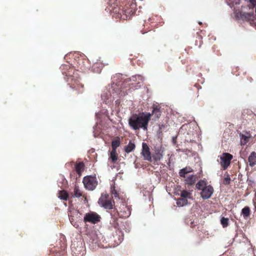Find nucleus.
<instances>
[{
  "instance_id": "f257e3e1",
  "label": "nucleus",
  "mask_w": 256,
  "mask_h": 256,
  "mask_svg": "<svg viewBox=\"0 0 256 256\" xmlns=\"http://www.w3.org/2000/svg\"><path fill=\"white\" fill-rule=\"evenodd\" d=\"M62 74L70 88L76 92V94H82L84 92V85L80 82L78 70L69 66H65L62 68Z\"/></svg>"
},
{
  "instance_id": "f03ea898",
  "label": "nucleus",
  "mask_w": 256,
  "mask_h": 256,
  "mask_svg": "<svg viewBox=\"0 0 256 256\" xmlns=\"http://www.w3.org/2000/svg\"><path fill=\"white\" fill-rule=\"evenodd\" d=\"M150 117V113L146 112L134 115L129 120V124L133 128H147Z\"/></svg>"
},
{
  "instance_id": "7ed1b4c3",
  "label": "nucleus",
  "mask_w": 256,
  "mask_h": 256,
  "mask_svg": "<svg viewBox=\"0 0 256 256\" xmlns=\"http://www.w3.org/2000/svg\"><path fill=\"white\" fill-rule=\"evenodd\" d=\"M107 4L112 8V9L109 8L110 11H113L114 12L118 13L119 18L121 20H126L128 18V11L127 8H124L122 6V8H117L115 6L118 5V0H108Z\"/></svg>"
},
{
  "instance_id": "20e7f679",
  "label": "nucleus",
  "mask_w": 256,
  "mask_h": 256,
  "mask_svg": "<svg viewBox=\"0 0 256 256\" xmlns=\"http://www.w3.org/2000/svg\"><path fill=\"white\" fill-rule=\"evenodd\" d=\"M98 203L102 207L108 210L112 209L114 204L112 198L106 192H103L101 194V196L98 199Z\"/></svg>"
},
{
  "instance_id": "39448f33",
  "label": "nucleus",
  "mask_w": 256,
  "mask_h": 256,
  "mask_svg": "<svg viewBox=\"0 0 256 256\" xmlns=\"http://www.w3.org/2000/svg\"><path fill=\"white\" fill-rule=\"evenodd\" d=\"M82 182L84 188L88 190H94L98 184V181L95 175L84 176Z\"/></svg>"
},
{
  "instance_id": "423d86ee",
  "label": "nucleus",
  "mask_w": 256,
  "mask_h": 256,
  "mask_svg": "<svg viewBox=\"0 0 256 256\" xmlns=\"http://www.w3.org/2000/svg\"><path fill=\"white\" fill-rule=\"evenodd\" d=\"M73 256H84L86 254V248L82 242H74L71 245Z\"/></svg>"
},
{
  "instance_id": "0eeeda50",
  "label": "nucleus",
  "mask_w": 256,
  "mask_h": 256,
  "mask_svg": "<svg viewBox=\"0 0 256 256\" xmlns=\"http://www.w3.org/2000/svg\"><path fill=\"white\" fill-rule=\"evenodd\" d=\"M219 158H220V166L224 170H226L230 166L233 156L229 153L224 152L219 156Z\"/></svg>"
},
{
  "instance_id": "6e6552de",
  "label": "nucleus",
  "mask_w": 256,
  "mask_h": 256,
  "mask_svg": "<svg viewBox=\"0 0 256 256\" xmlns=\"http://www.w3.org/2000/svg\"><path fill=\"white\" fill-rule=\"evenodd\" d=\"M100 217L96 212L86 213L84 218V222H89L92 224H96L100 221Z\"/></svg>"
},
{
  "instance_id": "1a4fd4ad",
  "label": "nucleus",
  "mask_w": 256,
  "mask_h": 256,
  "mask_svg": "<svg viewBox=\"0 0 256 256\" xmlns=\"http://www.w3.org/2000/svg\"><path fill=\"white\" fill-rule=\"evenodd\" d=\"M142 154L145 160L151 161L152 155L150 149L146 144L143 142L142 145Z\"/></svg>"
},
{
  "instance_id": "9d476101",
  "label": "nucleus",
  "mask_w": 256,
  "mask_h": 256,
  "mask_svg": "<svg viewBox=\"0 0 256 256\" xmlns=\"http://www.w3.org/2000/svg\"><path fill=\"white\" fill-rule=\"evenodd\" d=\"M213 192V188L211 186L209 185L203 188L200 193V195L203 199H208L210 198Z\"/></svg>"
},
{
  "instance_id": "9b49d317",
  "label": "nucleus",
  "mask_w": 256,
  "mask_h": 256,
  "mask_svg": "<svg viewBox=\"0 0 256 256\" xmlns=\"http://www.w3.org/2000/svg\"><path fill=\"white\" fill-rule=\"evenodd\" d=\"M240 136L242 145L246 144L252 137L251 134L246 131H244L242 133H240Z\"/></svg>"
},
{
  "instance_id": "f8f14e48",
  "label": "nucleus",
  "mask_w": 256,
  "mask_h": 256,
  "mask_svg": "<svg viewBox=\"0 0 256 256\" xmlns=\"http://www.w3.org/2000/svg\"><path fill=\"white\" fill-rule=\"evenodd\" d=\"M180 196L182 198L188 200V199H192V192L190 190H183L181 191Z\"/></svg>"
},
{
  "instance_id": "ddd939ff",
  "label": "nucleus",
  "mask_w": 256,
  "mask_h": 256,
  "mask_svg": "<svg viewBox=\"0 0 256 256\" xmlns=\"http://www.w3.org/2000/svg\"><path fill=\"white\" fill-rule=\"evenodd\" d=\"M248 162L250 166H253L256 164V153L252 152L248 156Z\"/></svg>"
},
{
  "instance_id": "4468645a",
  "label": "nucleus",
  "mask_w": 256,
  "mask_h": 256,
  "mask_svg": "<svg viewBox=\"0 0 256 256\" xmlns=\"http://www.w3.org/2000/svg\"><path fill=\"white\" fill-rule=\"evenodd\" d=\"M58 198L61 200H67L68 198V194L64 190H60L58 192Z\"/></svg>"
},
{
  "instance_id": "2eb2a0df",
  "label": "nucleus",
  "mask_w": 256,
  "mask_h": 256,
  "mask_svg": "<svg viewBox=\"0 0 256 256\" xmlns=\"http://www.w3.org/2000/svg\"><path fill=\"white\" fill-rule=\"evenodd\" d=\"M96 117L97 119V122L96 123V127L98 128H100V126H104V125L103 124L102 120H100L102 118V114L100 113H96Z\"/></svg>"
},
{
  "instance_id": "dca6fc26",
  "label": "nucleus",
  "mask_w": 256,
  "mask_h": 256,
  "mask_svg": "<svg viewBox=\"0 0 256 256\" xmlns=\"http://www.w3.org/2000/svg\"><path fill=\"white\" fill-rule=\"evenodd\" d=\"M82 196V192L80 190L78 186H75L72 196L74 198H80Z\"/></svg>"
},
{
  "instance_id": "f3484780",
  "label": "nucleus",
  "mask_w": 256,
  "mask_h": 256,
  "mask_svg": "<svg viewBox=\"0 0 256 256\" xmlns=\"http://www.w3.org/2000/svg\"><path fill=\"white\" fill-rule=\"evenodd\" d=\"M110 193L112 194V196L111 197L112 198L114 197L115 198H120V192L116 188L115 186H112L110 188Z\"/></svg>"
},
{
  "instance_id": "a211bd4d",
  "label": "nucleus",
  "mask_w": 256,
  "mask_h": 256,
  "mask_svg": "<svg viewBox=\"0 0 256 256\" xmlns=\"http://www.w3.org/2000/svg\"><path fill=\"white\" fill-rule=\"evenodd\" d=\"M186 183L190 185H192L194 183L196 180V176L194 175H190L186 176Z\"/></svg>"
},
{
  "instance_id": "6ab92c4d",
  "label": "nucleus",
  "mask_w": 256,
  "mask_h": 256,
  "mask_svg": "<svg viewBox=\"0 0 256 256\" xmlns=\"http://www.w3.org/2000/svg\"><path fill=\"white\" fill-rule=\"evenodd\" d=\"M176 204L178 206H184L188 204V200L184 198H180L176 200Z\"/></svg>"
},
{
  "instance_id": "aec40b11",
  "label": "nucleus",
  "mask_w": 256,
  "mask_h": 256,
  "mask_svg": "<svg viewBox=\"0 0 256 256\" xmlns=\"http://www.w3.org/2000/svg\"><path fill=\"white\" fill-rule=\"evenodd\" d=\"M192 169L190 168H186L183 169H182L179 174L180 176L182 177H186V174L188 173L192 172Z\"/></svg>"
},
{
  "instance_id": "412c9836",
  "label": "nucleus",
  "mask_w": 256,
  "mask_h": 256,
  "mask_svg": "<svg viewBox=\"0 0 256 256\" xmlns=\"http://www.w3.org/2000/svg\"><path fill=\"white\" fill-rule=\"evenodd\" d=\"M120 138L118 137L116 140H113L112 142V150H116L117 148L120 146Z\"/></svg>"
},
{
  "instance_id": "4be33fe9",
  "label": "nucleus",
  "mask_w": 256,
  "mask_h": 256,
  "mask_svg": "<svg viewBox=\"0 0 256 256\" xmlns=\"http://www.w3.org/2000/svg\"><path fill=\"white\" fill-rule=\"evenodd\" d=\"M110 158L112 162H115L118 160V154L116 150H112L110 153Z\"/></svg>"
},
{
  "instance_id": "5701e85b",
  "label": "nucleus",
  "mask_w": 256,
  "mask_h": 256,
  "mask_svg": "<svg viewBox=\"0 0 256 256\" xmlns=\"http://www.w3.org/2000/svg\"><path fill=\"white\" fill-rule=\"evenodd\" d=\"M150 114H151V116H154L155 118L158 119L160 116L161 112L160 111L159 108H155L153 109V110L152 111V114L150 113Z\"/></svg>"
},
{
  "instance_id": "b1692460",
  "label": "nucleus",
  "mask_w": 256,
  "mask_h": 256,
  "mask_svg": "<svg viewBox=\"0 0 256 256\" xmlns=\"http://www.w3.org/2000/svg\"><path fill=\"white\" fill-rule=\"evenodd\" d=\"M84 164L83 162H79L76 165V170L78 174H80L82 170L84 169Z\"/></svg>"
},
{
  "instance_id": "393cba45",
  "label": "nucleus",
  "mask_w": 256,
  "mask_h": 256,
  "mask_svg": "<svg viewBox=\"0 0 256 256\" xmlns=\"http://www.w3.org/2000/svg\"><path fill=\"white\" fill-rule=\"evenodd\" d=\"M206 186V183L204 180H200L196 184V188L198 190H202Z\"/></svg>"
},
{
  "instance_id": "a878e982",
  "label": "nucleus",
  "mask_w": 256,
  "mask_h": 256,
  "mask_svg": "<svg viewBox=\"0 0 256 256\" xmlns=\"http://www.w3.org/2000/svg\"><path fill=\"white\" fill-rule=\"evenodd\" d=\"M162 152L160 150H158L154 154L153 158L155 160H160L162 158Z\"/></svg>"
},
{
  "instance_id": "bb28decb",
  "label": "nucleus",
  "mask_w": 256,
  "mask_h": 256,
  "mask_svg": "<svg viewBox=\"0 0 256 256\" xmlns=\"http://www.w3.org/2000/svg\"><path fill=\"white\" fill-rule=\"evenodd\" d=\"M250 208L248 206L242 209V212L244 218H247L250 215Z\"/></svg>"
},
{
  "instance_id": "cd10ccee",
  "label": "nucleus",
  "mask_w": 256,
  "mask_h": 256,
  "mask_svg": "<svg viewBox=\"0 0 256 256\" xmlns=\"http://www.w3.org/2000/svg\"><path fill=\"white\" fill-rule=\"evenodd\" d=\"M220 222L224 228H226L228 226V219L222 217L221 218Z\"/></svg>"
},
{
  "instance_id": "c85d7f7f",
  "label": "nucleus",
  "mask_w": 256,
  "mask_h": 256,
  "mask_svg": "<svg viewBox=\"0 0 256 256\" xmlns=\"http://www.w3.org/2000/svg\"><path fill=\"white\" fill-rule=\"evenodd\" d=\"M112 115L113 114L112 113L111 114V116H110L108 114H107L106 116V119L112 123H116V122L114 118H112Z\"/></svg>"
},
{
  "instance_id": "c756f323",
  "label": "nucleus",
  "mask_w": 256,
  "mask_h": 256,
  "mask_svg": "<svg viewBox=\"0 0 256 256\" xmlns=\"http://www.w3.org/2000/svg\"><path fill=\"white\" fill-rule=\"evenodd\" d=\"M230 178L228 175H227L226 177L224 178V184H230Z\"/></svg>"
},
{
  "instance_id": "7c9ffc66",
  "label": "nucleus",
  "mask_w": 256,
  "mask_h": 256,
  "mask_svg": "<svg viewBox=\"0 0 256 256\" xmlns=\"http://www.w3.org/2000/svg\"><path fill=\"white\" fill-rule=\"evenodd\" d=\"M135 148V145L134 144L129 142V152L132 151Z\"/></svg>"
},
{
  "instance_id": "2f4dec72",
  "label": "nucleus",
  "mask_w": 256,
  "mask_h": 256,
  "mask_svg": "<svg viewBox=\"0 0 256 256\" xmlns=\"http://www.w3.org/2000/svg\"><path fill=\"white\" fill-rule=\"evenodd\" d=\"M100 64L99 63H96L94 64L93 66H92V68L93 70H94V71L97 72H98L100 71V70H96V67H98V66H100Z\"/></svg>"
},
{
  "instance_id": "473e14b6",
  "label": "nucleus",
  "mask_w": 256,
  "mask_h": 256,
  "mask_svg": "<svg viewBox=\"0 0 256 256\" xmlns=\"http://www.w3.org/2000/svg\"><path fill=\"white\" fill-rule=\"evenodd\" d=\"M250 2L252 6H256V0H250Z\"/></svg>"
},
{
  "instance_id": "72a5a7b5",
  "label": "nucleus",
  "mask_w": 256,
  "mask_h": 256,
  "mask_svg": "<svg viewBox=\"0 0 256 256\" xmlns=\"http://www.w3.org/2000/svg\"><path fill=\"white\" fill-rule=\"evenodd\" d=\"M124 150H125L126 152L128 153V145L125 146Z\"/></svg>"
},
{
  "instance_id": "f704fd0d",
  "label": "nucleus",
  "mask_w": 256,
  "mask_h": 256,
  "mask_svg": "<svg viewBox=\"0 0 256 256\" xmlns=\"http://www.w3.org/2000/svg\"><path fill=\"white\" fill-rule=\"evenodd\" d=\"M176 138H175V137H174H174H172V142H174V144H175V143H176Z\"/></svg>"
}]
</instances>
